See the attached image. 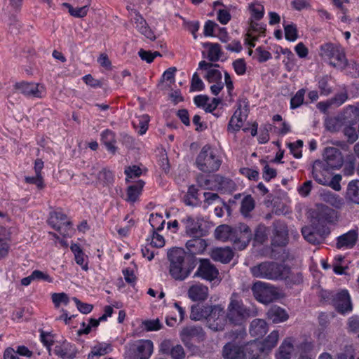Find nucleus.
Masks as SVG:
<instances>
[{
    "label": "nucleus",
    "instance_id": "obj_1",
    "mask_svg": "<svg viewBox=\"0 0 359 359\" xmlns=\"http://www.w3.org/2000/svg\"><path fill=\"white\" fill-rule=\"evenodd\" d=\"M229 323L235 326L243 325L246 320L258 315V310L255 306H247L237 292H233L225 311Z\"/></svg>",
    "mask_w": 359,
    "mask_h": 359
},
{
    "label": "nucleus",
    "instance_id": "obj_2",
    "mask_svg": "<svg viewBox=\"0 0 359 359\" xmlns=\"http://www.w3.org/2000/svg\"><path fill=\"white\" fill-rule=\"evenodd\" d=\"M186 252L184 249L174 248L168 252L170 262L169 273L177 280H183L191 273L194 266L185 261Z\"/></svg>",
    "mask_w": 359,
    "mask_h": 359
},
{
    "label": "nucleus",
    "instance_id": "obj_3",
    "mask_svg": "<svg viewBox=\"0 0 359 359\" xmlns=\"http://www.w3.org/2000/svg\"><path fill=\"white\" fill-rule=\"evenodd\" d=\"M320 56L334 67L344 69L347 66L348 61L346 58L344 49L337 44L327 43L320 48Z\"/></svg>",
    "mask_w": 359,
    "mask_h": 359
},
{
    "label": "nucleus",
    "instance_id": "obj_4",
    "mask_svg": "<svg viewBox=\"0 0 359 359\" xmlns=\"http://www.w3.org/2000/svg\"><path fill=\"white\" fill-rule=\"evenodd\" d=\"M222 161L215 155L209 145H205L196 159V165L204 173H211L219 170Z\"/></svg>",
    "mask_w": 359,
    "mask_h": 359
},
{
    "label": "nucleus",
    "instance_id": "obj_5",
    "mask_svg": "<svg viewBox=\"0 0 359 359\" xmlns=\"http://www.w3.org/2000/svg\"><path fill=\"white\" fill-rule=\"evenodd\" d=\"M359 116V109L354 106L349 105L340 115L337 116L336 121L341 124L345 125L344 134L347 137L348 142L351 144L355 142L358 137L355 129L353 127L356 123V118Z\"/></svg>",
    "mask_w": 359,
    "mask_h": 359
},
{
    "label": "nucleus",
    "instance_id": "obj_6",
    "mask_svg": "<svg viewBox=\"0 0 359 359\" xmlns=\"http://www.w3.org/2000/svg\"><path fill=\"white\" fill-rule=\"evenodd\" d=\"M338 221L337 212L325 205H317L311 212V222L320 228H330L328 224H334Z\"/></svg>",
    "mask_w": 359,
    "mask_h": 359
},
{
    "label": "nucleus",
    "instance_id": "obj_7",
    "mask_svg": "<svg viewBox=\"0 0 359 359\" xmlns=\"http://www.w3.org/2000/svg\"><path fill=\"white\" fill-rule=\"evenodd\" d=\"M282 270L283 265L274 262H262L250 268L254 277L269 280L279 279Z\"/></svg>",
    "mask_w": 359,
    "mask_h": 359
},
{
    "label": "nucleus",
    "instance_id": "obj_8",
    "mask_svg": "<svg viewBox=\"0 0 359 359\" xmlns=\"http://www.w3.org/2000/svg\"><path fill=\"white\" fill-rule=\"evenodd\" d=\"M197 182L199 187L210 190H222L230 187L233 184L231 180L219 175L205 177L203 174L198 175Z\"/></svg>",
    "mask_w": 359,
    "mask_h": 359
},
{
    "label": "nucleus",
    "instance_id": "obj_9",
    "mask_svg": "<svg viewBox=\"0 0 359 359\" xmlns=\"http://www.w3.org/2000/svg\"><path fill=\"white\" fill-rule=\"evenodd\" d=\"M250 227L245 223H239L233 227L231 242L238 250L245 249L252 238Z\"/></svg>",
    "mask_w": 359,
    "mask_h": 359
},
{
    "label": "nucleus",
    "instance_id": "obj_10",
    "mask_svg": "<svg viewBox=\"0 0 359 359\" xmlns=\"http://www.w3.org/2000/svg\"><path fill=\"white\" fill-rule=\"evenodd\" d=\"M252 292L257 301L266 304L273 302L278 296L275 287L261 281L254 283Z\"/></svg>",
    "mask_w": 359,
    "mask_h": 359
},
{
    "label": "nucleus",
    "instance_id": "obj_11",
    "mask_svg": "<svg viewBox=\"0 0 359 359\" xmlns=\"http://www.w3.org/2000/svg\"><path fill=\"white\" fill-rule=\"evenodd\" d=\"M153 343L151 340H140L132 345L126 352V359H149L153 352Z\"/></svg>",
    "mask_w": 359,
    "mask_h": 359
},
{
    "label": "nucleus",
    "instance_id": "obj_12",
    "mask_svg": "<svg viewBox=\"0 0 359 359\" xmlns=\"http://www.w3.org/2000/svg\"><path fill=\"white\" fill-rule=\"evenodd\" d=\"M330 228H320L312 223L310 226H305L302 229L304 238L307 242L313 245L322 243L330 235Z\"/></svg>",
    "mask_w": 359,
    "mask_h": 359
},
{
    "label": "nucleus",
    "instance_id": "obj_13",
    "mask_svg": "<svg viewBox=\"0 0 359 359\" xmlns=\"http://www.w3.org/2000/svg\"><path fill=\"white\" fill-rule=\"evenodd\" d=\"M208 327L213 331H222L224 330L225 326L229 320L224 307L221 304L213 305V310L208 319Z\"/></svg>",
    "mask_w": 359,
    "mask_h": 359
},
{
    "label": "nucleus",
    "instance_id": "obj_14",
    "mask_svg": "<svg viewBox=\"0 0 359 359\" xmlns=\"http://www.w3.org/2000/svg\"><path fill=\"white\" fill-rule=\"evenodd\" d=\"M184 225L185 232L192 237H203L208 233L203 226V219H194L191 216H187L182 220Z\"/></svg>",
    "mask_w": 359,
    "mask_h": 359
},
{
    "label": "nucleus",
    "instance_id": "obj_15",
    "mask_svg": "<svg viewBox=\"0 0 359 359\" xmlns=\"http://www.w3.org/2000/svg\"><path fill=\"white\" fill-rule=\"evenodd\" d=\"M180 337L186 346L190 347L192 345L191 341L194 338H197L200 341L204 340L205 332L201 326H185L180 331Z\"/></svg>",
    "mask_w": 359,
    "mask_h": 359
},
{
    "label": "nucleus",
    "instance_id": "obj_16",
    "mask_svg": "<svg viewBox=\"0 0 359 359\" xmlns=\"http://www.w3.org/2000/svg\"><path fill=\"white\" fill-rule=\"evenodd\" d=\"M288 243V230L286 224L280 220L273 223V237L271 245L273 246L283 247Z\"/></svg>",
    "mask_w": 359,
    "mask_h": 359
},
{
    "label": "nucleus",
    "instance_id": "obj_17",
    "mask_svg": "<svg viewBox=\"0 0 359 359\" xmlns=\"http://www.w3.org/2000/svg\"><path fill=\"white\" fill-rule=\"evenodd\" d=\"M358 240V229L356 228L337 237L335 247L338 250H351L357 245Z\"/></svg>",
    "mask_w": 359,
    "mask_h": 359
},
{
    "label": "nucleus",
    "instance_id": "obj_18",
    "mask_svg": "<svg viewBox=\"0 0 359 359\" xmlns=\"http://www.w3.org/2000/svg\"><path fill=\"white\" fill-rule=\"evenodd\" d=\"M219 271L208 259L200 260V264L194 276L200 277L208 281H212L218 278Z\"/></svg>",
    "mask_w": 359,
    "mask_h": 359
},
{
    "label": "nucleus",
    "instance_id": "obj_19",
    "mask_svg": "<svg viewBox=\"0 0 359 359\" xmlns=\"http://www.w3.org/2000/svg\"><path fill=\"white\" fill-rule=\"evenodd\" d=\"M323 162L330 169H339L342 167L344 160L341 152L335 147H326L323 153Z\"/></svg>",
    "mask_w": 359,
    "mask_h": 359
},
{
    "label": "nucleus",
    "instance_id": "obj_20",
    "mask_svg": "<svg viewBox=\"0 0 359 359\" xmlns=\"http://www.w3.org/2000/svg\"><path fill=\"white\" fill-rule=\"evenodd\" d=\"M88 174L90 175L88 180L93 182L95 180L96 184L108 186L114 182V175L112 172L107 168L99 169V168L93 166L89 170Z\"/></svg>",
    "mask_w": 359,
    "mask_h": 359
},
{
    "label": "nucleus",
    "instance_id": "obj_21",
    "mask_svg": "<svg viewBox=\"0 0 359 359\" xmlns=\"http://www.w3.org/2000/svg\"><path fill=\"white\" fill-rule=\"evenodd\" d=\"M330 169L325 162L316 160L313 163L312 177L318 184L326 185L331 177Z\"/></svg>",
    "mask_w": 359,
    "mask_h": 359
},
{
    "label": "nucleus",
    "instance_id": "obj_22",
    "mask_svg": "<svg viewBox=\"0 0 359 359\" xmlns=\"http://www.w3.org/2000/svg\"><path fill=\"white\" fill-rule=\"evenodd\" d=\"M14 88L28 97L41 98L44 87L39 83L21 81L14 85Z\"/></svg>",
    "mask_w": 359,
    "mask_h": 359
},
{
    "label": "nucleus",
    "instance_id": "obj_23",
    "mask_svg": "<svg viewBox=\"0 0 359 359\" xmlns=\"http://www.w3.org/2000/svg\"><path fill=\"white\" fill-rule=\"evenodd\" d=\"M248 106L246 103H244V106L243 107L241 103L238 104V109L235 111L228 123V132L236 133L240 130L243 126V122L242 116H244L246 117L248 116Z\"/></svg>",
    "mask_w": 359,
    "mask_h": 359
},
{
    "label": "nucleus",
    "instance_id": "obj_24",
    "mask_svg": "<svg viewBox=\"0 0 359 359\" xmlns=\"http://www.w3.org/2000/svg\"><path fill=\"white\" fill-rule=\"evenodd\" d=\"M131 10L134 13V16L131 18V21L135 29L146 38L151 41H154L156 36L149 27L146 20L140 15L138 11L136 9Z\"/></svg>",
    "mask_w": 359,
    "mask_h": 359
},
{
    "label": "nucleus",
    "instance_id": "obj_25",
    "mask_svg": "<svg viewBox=\"0 0 359 359\" xmlns=\"http://www.w3.org/2000/svg\"><path fill=\"white\" fill-rule=\"evenodd\" d=\"M332 305L338 312L344 313L352 310L351 297L347 290H343L335 294L332 298Z\"/></svg>",
    "mask_w": 359,
    "mask_h": 359
},
{
    "label": "nucleus",
    "instance_id": "obj_26",
    "mask_svg": "<svg viewBox=\"0 0 359 359\" xmlns=\"http://www.w3.org/2000/svg\"><path fill=\"white\" fill-rule=\"evenodd\" d=\"M243 348V359H264L267 355L263 351L261 341H252L248 343Z\"/></svg>",
    "mask_w": 359,
    "mask_h": 359
},
{
    "label": "nucleus",
    "instance_id": "obj_27",
    "mask_svg": "<svg viewBox=\"0 0 359 359\" xmlns=\"http://www.w3.org/2000/svg\"><path fill=\"white\" fill-rule=\"evenodd\" d=\"M218 67V64L208 62L205 60L201 61L198 64L199 69L206 71L205 79L209 83H215L221 81L222 73L218 69H215V67Z\"/></svg>",
    "mask_w": 359,
    "mask_h": 359
},
{
    "label": "nucleus",
    "instance_id": "obj_28",
    "mask_svg": "<svg viewBox=\"0 0 359 359\" xmlns=\"http://www.w3.org/2000/svg\"><path fill=\"white\" fill-rule=\"evenodd\" d=\"M208 286L198 283L189 287L187 295L194 302H202L208 298Z\"/></svg>",
    "mask_w": 359,
    "mask_h": 359
},
{
    "label": "nucleus",
    "instance_id": "obj_29",
    "mask_svg": "<svg viewBox=\"0 0 359 359\" xmlns=\"http://www.w3.org/2000/svg\"><path fill=\"white\" fill-rule=\"evenodd\" d=\"M279 278L284 279L286 285L290 287L294 285H299L303 282V276L301 272L292 271L290 267L283 265Z\"/></svg>",
    "mask_w": 359,
    "mask_h": 359
},
{
    "label": "nucleus",
    "instance_id": "obj_30",
    "mask_svg": "<svg viewBox=\"0 0 359 359\" xmlns=\"http://www.w3.org/2000/svg\"><path fill=\"white\" fill-rule=\"evenodd\" d=\"M213 310V305H194L191 308L190 318L197 321L202 319H208Z\"/></svg>",
    "mask_w": 359,
    "mask_h": 359
},
{
    "label": "nucleus",
    "instance_id": "obj_31",
    "mask_svg": "<svg viewBox=\"0 0 359 359\" xmlns=\"http://www.w3.org/2000/svg\"><path fill=\"white\" fill-rule=\"evenodd\" d=\"M67 215L62 212L54 211L50 213L48 224L56 231H61L62 226L68 227L71 222L66 221Z\"/></svg>",
    "mask_w": 359,
    "mask_h": 359
},
{
    "label": "nucleus",
    "instance_id": "obj_32",
    "mask_svg": "<svg viewBox=\"0 0 359 359\" xmlns=\"http://www.w3.org/2000/svg\"><path fill=\"white\" fill-rule=\"evenodd\" d=\"M222 355L225 359H243V348L234 343L229 342L223 347Z\"/></svg>",
    "mask_w": 359,
    "mask_h": 359
},
{
    "label": "nucleus",
    "instance_id": "obj_33",
    "mask_svg": "<svg viewBox=\"0 0 359 359\" xmlns=\"http://www.w3.org/2000/svg\"><path fill=\"white\" fill-rule=\"evenodd\" d=\"M211 258L222 263H229L233 257V252L230 248H217L212 250Z\"/></svg>",
    "mask_w": 359,
    "mask_h": 359
},
{
    "label": "nucleus",
    "instance_id": "obj_34",
    "mask_svg": "<svg viewBox=\"0 0 359 359\" xmlns=\"http://www.w3.org/2000/svg\"><path fill=\"white\" fill-rule=\"evenodd\" d=\"M208 246L207 242L202 237H193L186 243V247L192 255L202 254Z\"/></svg>",
    "mask_w": 359,
    "mask_h": 359
},
{
    "label": "nucleus",
    "instance_id": "obj_35",
    "mask_svg": "<svg viewBox=\"0 0 359 359\" xmlns=\"http://www.w3.org/2000/svg\"><path fill=\"white\" fill-rule=\"evenodd\" d=\"M268 330L266 322L263 319H254L250 325V334L255 337H261L264 336Z\"/></svg>",
    "mask_w": 359,
    "mask_h": 359
},
{
    "label": "nucleus",
    "instance_id": "obj_36",
    "mask_svg": "<svg viewBox=\"0 0 359 359\" xmlns=\"http://www.w3.org/2000/svg\"><path fill=\"white\" fill-rule=\"evenodd\" d=\"M266 315L268 318L273 323L284 322L287 320L289 317L285 309L276 306H272L267 311Z\"/></svg>",
    "mask_w": 359,
    "mask_h": 359
},
{
    "label": "nucleus",
    "instance_id": "obj_37",
    "mask_svg": "<svg viewBox=\"0 0 359 359\" xmlns=\"http://www.w3.org/2000/svg\"><path fill=\"white\" fill-rule=\"evenodd\" d=\"M233 227L228 224H221L215 231V237L222 241H229L231 242Z\"/></svg>",
    "mask_w": 359,
    "mask_h": 359
},
{
    "label": "nucleus",
    "instance_id": "obj_38",
    "mask_svg": "<svg viewBox=\"0 0 359 359\" xmlns=\"http://www.w3.org/2000/svg\"><path fill=\"white\" fill-rule=\"evenodd\" d=\"M144 185V181L138 180L135 184L129 186L127 189L126 201L130 203H135L140 195Z\"/></svg>",
    "mask_w": 359,
    "mask_h": 359
},
{
    "label": "nucleus",
    "instance_id": "obj_39",
    "mask_svg": "<svg viewBox=\"0 0 359 359\" xmlns=\"http://www.w3.org/2000/svg\"><path fill=\"white\" fill-rule=\"evenodd\" d=\"M346 198L352 203L359 204V180H353L348 183Z\"/></svg>",
    "mask_w": 359,
    "mask_h": 359
},
{
    "label": "nucleus",
    "instance_id": "obj_40",
    "mask_svg": "<svg viewBox=\"0 0 359 359\" xmlns=\"http://www.w3.org/2000/svg\"><path fill=\"white\" fill-rule=\"evenodd\" d=\"M101 137V140L106 146L107 150L111 151L112 154H115L116 151V147H115L116 140L114 133L107 129L102 132Z\"/></svg>",
    "mask_w": 359,
    "mask_h": 359
},
{
    "label": "nucleus",
    "instance_id": "obj_41",
    "mask_svg": "<svg viewBox=\"0 0 359 359\" xmlns=\"http://www.w3.org/2000/svg\"><path fill=\"white\" fill-rule=\"evenodd\" d=\"M278 339V331L273 330L271 332L263 341H261V344L263 346V351L268 354L276 346Z\"/></svg>",
    "mask_w": 359,
    "mask_h": 359
},
{
    "label": "nucleus",
    "instance_id": "obj_42",
    "mask_svg": "<svg viewBox=\"0 0 359 359\" xmlns=\"http://www.w3.org/2000/svg\"><path fill=\"white\" fill-rule=\"evenodd\" d=\"M293 351V344L290 339L285 340L278 349L277 359H290Z\"/></svg>",
    "mask_w": 359,
    "mask_h": 359
},
{
    "label": "nucleus",
    "instance_id": "obj_43",
    "mask_svg": "<svg viewBox=\"0 0 359 359\" xmlns=\"http://www.w3.org/2000/svg\"><path fill=\"white\" fill-rule=\"evenodd\" d=\"M248 10L251 14L250 19L260 20L263 18L264 15V8L262 4L257 1L252 2L249 4Z\"/></svg>",
    "mask_w": 359,
    "mask_h": 359
},
{
    "label": "nucleus",
    "instance_id": "obj_44",
    "mask_svg": "<svg viewBox=\"0 0 359 359\" xmlns=\"http://www.w3.org/2000/svg\"><path fill=\"white\" fill-rule=\"evenodd\" d=\"M112 350L111 346L109 344H100L95 346L90 353L88 355V359H94L95 357L104 355Z\"/></svg>",
    "mask_w": 359,
    "mask_h": 359
},
{
    "label": "nucleus",
    "instance_id": "obj_45",
    "mask_svg": "<svg viewBox=\"0 0 359 359\" xmlns=\"http://www.w3.org/2000/svg\"><path fill=\"white\" fill-rule=\"evenodd\" d=\"M54 353L62 359H73L76 356V353L65 344L55 346Z\"/></svg>",
    "mask_w": 359,
    "mask_h": 359
},
{
    "label": "nucleus",
    "instance_id": "obj_46",
    "mask_svg": "<svg viewBox=\"0 0 359 359\" xmlns=\"http://www.w3.org/2000/svg\"><path fill=\"white\" fill-rule=\"evenodd\" d=\"M205 46L209 48L208 53V60L213 62L218 61L222 55L220 46L218 43H208Z\"/></svg>",
    "mask_w": 359,
    "mask_h": 359
},
{
    "label": "nucleus",
    "instance_id": "obj_47",
    "mask_svg": "<svg viewBox=\"0 0 359 359\" xmlns=\"http://www.w3.org/2000/svg\"><path fill=\"white\" fill-rule=\"evenodd\" d=\"M255 205V200L251 195H248L241 201V212L245 217L249 215V213L254 210Z\"/></svg>",
    "mask_w": 359,
    "mask_h": 359
},
{
    "label": "nucleus",
    "instance_id": "obj_48",
    "mask_svg": "<svg viewBox=\"0 0 359 359\" xmlns=\"http://www.w3.org/2000/svg\"><path fill=\"white\" fill-rule=\"evenodd\" d=\"M330 77L327 75L323 76L318 79V87L320 91V94L323 95H329L332 92V87L329 85Z\"/></svg>",
    "mask_w": 359,
    "mask_h": 359
},
{
    "label": "nucleus",
    "instance_id": "obj_49",
    "mask_svg": "<svg viewBox=\"0 0 359 359\" xmlns=\"http://www.w3.org/2000/svg\"><path fill=\"white\" fill-rule=\"evenodd\" d=\"M268 228L263 224H259L255 230L254 239L259 243H264L267 240Z\"/></svg>",
    "mask_w": 359,
    "mask_h": 359
},
{
    "label": "nucleus",
    "instance_id": "obj_50",
    "mask_svg": "<svg viewBox=\"0 0 359 359\" xmlns=\"http://www.w3.org/2000/svg\"><path fill=\"white\" fill-rule=\"evenodd\" d=\"M165 220L160 214H151L149 219V223L152 227V231H161L163 229Z\"/></svg>",
    "mask_w": 359,
    "mask_h": 359
},
{
    "label": "nucleus",
    "instance_id": "obj_51",
    "mask_svg": "<svg viewBox=\"0 0 359 359\" xmlns=\"http://www.w3.org/2000/svg\"><path fill=\"white\" fill-rule=\"evenodd\" d=\"M355 158L353 155H348L346 161L344 162L343 174L346 176L352 175L355 172Z\"/></svg>",
    "mask_w": 359,
    "mask_h": 359
},
{
    "label": "nucleus",
    "instance_id": "obj_52",
    "mask_svg": "<svg viewBox=\"0 0 359 359\" xmlns=\"http://www.w3.org/2000/svg\"><path fill=\"white\" fill-rule=\"evenodd\" d=\"M149 122V116L147 114H144L138 117L137 123L133 122V126L135 128H140L138 133L142 135L148 129Z\"/></svg>",
    "mask_w": 359,
    "mask_h": 359
},
{
    "label": "nucleus",
    "instance_id": "obj_53",
    "mask_svg": "<svg viewBox=\"0 0 359 359\" xmlns=\"http://www.w3.org/2000/svg\"><path fill=\"white\" fill-rule=\"evenodd\" d=\"M204 196V205L203 207L205 208H208L210 205L213 204L216 201H221L222 203L226 206V208L229 209V207L226 205V203L221 199L219 196L216 193H212V192H205L203 194Z\"/></svg>",
    "mask_w": 359,
    "mask_h": 359
},
{
    "label": "nucleus",
    "instance_id": "obj_54",
    "mask_svg": "<svg viewBox=\"0 0 359 359\" xmlns=\"http://www.w3.org/2000/svg\"><path fill=\"white\" fill-rule=\"evenodd\" d=\"M306 90L302 88L299 90L290 100V108L294 109L299 107L304 103Z\"/></svg>",
    "mask_w": 359,
    "mask_h": 359
},
{
    "label": "nucleus",
    "instance_id": "obj_55",
    "mask_svg": "<svg viewBox=\"0 0 359 359\" xmlns=\"http://www.w3.org/2000/svg\"><path fill=\"white\" fill-rule=\"evenodd\" d=\"M325 201L336 208H340L344 205L343 199L338 195L332 193L326 194L325 195Z\"/></svg>",
    "mask_w": 359,
    "mask_h": 359
},
{
    "label": "nucleus",
    "instance_id": "obj_56",
    "mask_svg": "<svg viewBox=\"0 0 359 359\" xmlns=\"http://www.w3.org/2000/svg\"><path fill=\"white\" fill-rule=\"evenodd\" d=\"M284 30L285 37L287 40L294 41L297 39V29L294 24L292 23L290 25H285Z\"/></svg>",
    "mask_w": 359,
    "mask_h": 359
},
{
    "label": "nucleus",
    "instance_id": "obj_57",
    "mask_svg": "<svg viewBox=\"0 0 359 359\" xmlns=\"http://www.w3.org/2000/svg\"><path fill=\"white\" fill-rule=\"evenodd\" d=\"M138 55L142 60L146 61L147 63L152 62L157 56L161 55L158 51L151 52L142 48L139 50Z\"/></svg>",
    "mask_w": 359,
    "mask_h": 359
},
{
    "label": "nucleus",
    "instance_id": "obj_58",
    "mask_svg": "<svg viewBox=\"0 0 359 359\" xmlns=\"http://www.w3.org/2000/svg\"><path fill=\"white\" fill-rule=\"evenodd\" d=\"M52 301L54 303L55 307L58 308L60 304L67 305L69 302V298L67 294L64 292L61 293H53L51 297Z\"/></svg>",
    "mask_w": 359,
    "mask_h": 359
},
{
    "label": "nucleus",
    "instance_id": "obj_59",
    "mask_svg": "<svg viewBox=\"0 0 359 359\" xmlns=\"http://www.w3.org/2000/svg\"><path fill=\"white\" fill-rule=\"evenodd\" d=\"M348 92L346 89H344L341 92L336 93L334 96L332 97L330 100L332 101V104L339 107L344 104L348 100Z\"/></svg>",
    "mask_w": 359,
    "mask_h": 359
},
{
    "label": "nucleus",
    "instance_id": "obj_60",
    "mask_svg": "<svg viewBox=\"0 0 359 359\" xmlns=\"http://www.w3.org/2000/svg\"><path fill=\"white\" fill-rule=\"evenodd\" d=\"M169 355L172 359H184L186 353L182 346L177 344L172 348Z\"/></svg>",
    "mask_w": 359,
    "mask_h": 359
},
{
    "label": "nucleus",
    "instance_id": "obj_61",
    "mask_svg": "<svg viewBox=\"0 0 359 359\" xmlns=\"http://www.w3.org/2000/svg\"><path fill=\"white\" fill-rule=\"evenodd\" d=\"M303 146L302 140H297L296 142L290 143L288 147L290 148V152L296 158H299L302 157V150L301 148Z\"/></svg>",
    "mask_w": 359,
    "mask_h": 359
},
{
    "label": "nucleus",
    "instance_id": "obj_62",
    "mask_svg": "<svg viewBox=\"0 0 359 359\" xmlns=\"http://www.w3.org/2000/svg\"><path fill=\"white\" fill-rule=\"evenodd\" d=\"M143 325L147 331H156L163 327L158 319L145 320L143 322Z\"/></svg>",
    "mask_w": 359,
    "mask_h": 359
},
{
    "label": "nucleus",
    "instance_id": "obj_63",
    "mask_svg": "<svg viewBox=\"0 0 359 359\" xmlns=\"http://www.w3.org/2000/svg\"><path fill=\"white\" fill-rule=\"evenodd\" d=\"M157 231H152L153 234L150 243L151 246L160 248L165 245V242L163 236L158 233Z\"/></svg>",
    "mask_w": 359,
    "mask_h": 359
},
{
    "label": "nucleus",
    "instance_id": "obj_64",
    "mask_svg": "<svg viewBox=\"0 0 359 359\" xmlns=\"http://www.w3.org/2000/svg\"><path fill=\"white\" fill-rule=\"evenodd\" d=\"M313 348V344L311 341H308L306 340L302 341L297 346V349L299 352L300 356L311 352Z\"/></svg>",
    "mask_w": 359,
    "mask_h": 359
}]
</instances>
